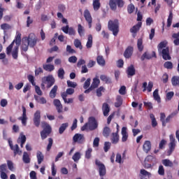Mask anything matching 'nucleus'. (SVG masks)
<instances>
[{"label": "nucleus", "instance_id": "1", "mask_svg": "<svg viewBox=\"0 0 179 179\" xmlns=\"http://www.w3.org/2000/svg\"><path fill=\"white\" fill-rule=\"evenodd\" d=\"M98 128V122L97 120L94 117H90L88 119V122L85 124L83 125L80 127V131H85L86 130H89L90 131H93L94 130L97 129Z\"/></svg>", "mask_w": 179, "mask_h": 179}, {"label": "nucleus", "instance_id": "2", "mask_svg": "<svg viewBox=\"0 0 179 179\" xmlns=\"http://www.w3.org/2000/svg\"><path fill=\"white\" fill-rule=\"evenodd\" d=\"M108 29L109 31H112L115 37H117L120 33V21L118 19L110 20L108 22Z\"/></svg>", "mask_w": 179, "mask_h": 179}, {"label": "nucleus", "instance_id": "3", "mask_svg": "<svg viewBox=\"0 0 179 179\" xmlns=\"http://www.w3.org/2000/svg\"><path fill=\"white\" fill-rule=\"evenodd\" d=\"M41 128L43 130L40 131V136H41L42 141H44L48 137H49L50 134H51L52 127L48 123L42 122Z\"/></svg>", "mask_w": 179, "mask_h": 179}, {"label": "nucleus", "instance_id": "4", "mask_svg": "<svg viewBox=\"0 0 179 179\" xmlns=\"http://www.w3.org/2000/svg\"><path fill=\"white\" fill-rule=\"evenodd\" d=\"M16 44L15 46L20 47V44L22 43V34L20 32L16 33V36L13 41L6 48V54L7 55H10L12 52V50L13 48V45Z\"/></svg>", "mask_w": 179, "mask_h": 179}, {"label": "nucleus", "instance_id": "5", "mask_svg": "<svg viewBox=\"0 0 179 179\" xmlns=\"http://www.w3.org/2000/svg\"><path fill=\"white\" fill-rule=\"evenodd\" d=\"M55 83V79L53 76L48 75V76H44L42 78L41 88L45 89V85H46V88H51L52 86Z\"/></svg>", "mask_w": 179, "mask_h": 179}, {"label": "nucleus", "instance_id": "6", "mask_svg": "<svg viewBox=\"0 0 179 179\" xmlns=\"http://www.w3.org/2000/svg\"><path fill=\"white\" fill-rule=\"evenodd\" d=\"M62 22V23L67 24L66 26L62 27V30L65 33V34H69V36H75L76 34L75 29L72 27H69V25H68V20H66V18L63 17Z\"/></svg>", "mask_w": 179, "mask_h": 179}, {"label": "nucleus", "instance_id": "7", "mask_svg": "<svg viewBox=\"0 0 179 179\" xmlns=\"http://www.w3.org/2000/svg\"><path fill=\"white\" fill-rule=\"evenodd\" d=\"M117 5L118 8H122L124 6V1L122 0H110L109 6L111 10H117Z\"/></svg>", "mask_w": 179, "mask_h": 179}, {"label": "nucleus", "instance_id": "8", "mask_svg": "<svg viewBox=\"0 0 179 179\" xmlns=\"http://www.w3.org/2000/svg\"><path fill=\"white\" fill-rule=\"evenodd\" d=\"M94 164H96V166L98 167L99 169V176L100 177H103L106 175V166L101 163V161L96 159L94 161Z\"/></svg>", "mask_w": 179, "mask_h": 179}, {"label": "nucleus", "instance_id": "9", "mask_svg": "<svg viewBox=\"0 0 179 179\" xmlns=\"http://www.w3.org/2000/svg\"><path fill=\"white\" fill-rule=\"evenodd\" d=\"M8 143H9L10 149L13 151L14 156L22 155V151L20 150L19 145L17 144L13 145V141H11L10 138L8 139Z\"/></svg>", "mask_w": 179, "mask_h": 179}, {"label": "nucleus", "instance_id": "10", "mask_svg": "<svg viewBox=\"0 0 179 179\" xmlns=\"http://www.w3.org/2000/svg\"><path fill=\"white\" fill-rule=\"evenodd\" d=\"M72 139L74 143H78L80 145L83 144L85 142V137H84V134H74Z\"/></svg>", "mask_w": 179, "mask_h": 179}, {"label": "nucleus", "instance_id": "11", "mask_svg": "<svg viewBox=\"0 0 179 179\" xmlns=\"http://www.w3.org/2000/svg\"><path fill=\"white\" fill-rule=\"evenodd\" d=\"M25 40L27 41L28 45L31 48H34L37 44V38L29 35L28 37H25Z\"/></svg>", "mask_w": 179, "mask_h": 179}, {"label": "nucleus", "instance_id": "12", "mask_svg": "<svg viewBox=\"0 0 179 179\" xmlns=\"http://www.w3.org/2000/svg\"><path fill=\"white\" fill-rule=\"evenodd\" d=\"M84 17L88 23L89 29H92V23H93V18L92 17V14H90V11L86 9L84 11Z\"/></svg>", "mask_w": 179, "mask_h": 179}, {"label": "nucleus", "instance_id": "13", "mask_svg": "<svg viewBox=\"0 0 179 179\" xmlns=\"http://www.w3.org/2000/svg\"><path fill=\"white\" fill-rule=\"evenodd\" d=\"M162 54V58L163 59H164L165 61L171 59V57L170 56V50L169 49V48H164L162 51H161Z\"/></svg>", "mask_w": 179, "mask_h": 179}, {"label": "nucleus", "instance_id": "14", "mask_svg": "<svg viewBox=\"0 0 179 179\" xmlns=\"http://www.w3.org/2000/svg\"><path fill=\"white\" fill-rule=\"evenodd\" d=\"M40 119H41L40 110H37L34 115V119H33L34 124L35 125L36 127H39Z\"/></svg>", "mask_w": 179, "mask_h": 179}, {"label": "nucleus", "instance_id": "15", "mask_svg": "<svg viewBox=\"0 0 179 179\" xmlns=\"http://www.w3.org/2000/svg\"><path fill=\"white\" fill-rule=\"evenodd\" d=\"M132 54H134V47L128 46L124 52V58L129 59L132 57Z\"/></svg>", "mask_w": 179, "mask_h": 179}, {"label": "nucleus", "instance_id": "16", "mask_svg": "<svg viewBox=\"0 0 179 179\" xmlns=\"http://www.w3.org/2000/svg\"><path fill=\"white\" fill-rule=\"evenodd\" d=\"M53 104L56 107L58 113H63V105L61 103V101L58 99H54Z\"/></svg>", "mask_w": 179, "mask_h": 179}, {"label": "nucleus", "instance_id": "17", "mask_svg": "<svg viewBox=\"0 0 179 179\" xmlns=\"http://www.w3.org/2000/svg\"><path fill=\"white\" fill-rule=\"evenodd\" d=\"M153 87H154V84L152 83V82L148 83H148L146 82L143 83V88H144V90H143V92H145L146 90L148 92H151Z\"/></svg>", "mask_w": 179, "mask_h": 179}, {"label": "nucleus", "instance_id": "18", "mask_svg": "<svg viewBox=\"0 0 179 179\" xmlns=\"http://www.w3.org/2000/svg\"><path fill=\"white\" fill-rule=\"evenodd\" d=\"M152 58H156V52L153 51L152 52V55H150V54H149V53L145 52L141 56V60L142 61H143L145 59H152Z\"/></svg>", "mask_w": 179, "mask_h": 179}, {"label": "nucleus", "instance_id": "19", "mask_svg": "<svg viewBox=\"0 0 179 179\" xmlns=\"http://www.w3.org/2000/svg\"><path fill=\"white\" fill-rule=\"evenodd\" d=\"M177 112H174L170 115L166 117V119H163V120H161V122H162V126L166 127V124L170 122L171 119H172L173 117L176 116Z\"/></svg>", "mask_w": 179, "mask_h": 179}, {"label": "nucleus", "instance_id": "20", "mask_svg": "<svg viewBox=\"0 0 179 179\" xmlns=\"http://www.w3.org/2000/svg\"><path fill=\"white\" fill-rule=\"evenodd\" d=\"M120 141V136L118 135V131L116 133H112V137L110 138V141L113 144L116 145Z\"/></svg>", "mask_w": 179, "mask_h": 179}, {"label": "nucleus", "instance_id": "21", "mask_svg": "<svg viewBox=\"0 0 179 179\" xmlns=\"http://www.w3.org/2000/svg\"><path fill=\"white\" fill-rule=\"evenodd\" d=\"M141 27H142V22H138L136 25L133 26V27L130 29V32L136 34V33L139 31Z\"/></svg>", "mask_w": 179, "mask_h": 179}, {"label": "nucleus", "instance_id": "22", "mask_svg": "<svg viewBox=\"0 0 179 179\" xmlns=\"http://www.w3.org/2000/svg\"><path fill=\"white\" fill-rule=\"evenodd\" d=\"M100 80L101 81L103 82L106 85H110L112 83L111 78L107 76L106 75H101Z\"/></svg>", "mask_w": 179, "mask_h": 179}, {"label": "nucleus", "instance_id": "23", "mask_svg": "<svg viewBox=\"0 0 179 179\" xmlns=\"http://www.w3.org/2000/svg\"><path fill=\"white\" fill-rule=\"evenodd\" d=\"M150 149H152V144L150 143V141H145L144 145H143V150H144L145 152L148 153Z\"/></svg>", "mask_w": 179, "mask_h": 179}, {"label": "nucleus", "instance_id": "24", "mask_svg": "<svg viewBox=\"0 0 179 179\" xmlns=\"http://www.w3.org/2000/svg\"><path fill=\"white\" fill-rule=\"evenodd\" d=\"M102 111L103 112L104 117H107L108 115V113H110V106L107 103H103L102 105Z\"/></svg>", "mask_w": 179, "mask_h": 179}, {"label": "nucleus", "instance_id": "25", "mask_svg": "<svg viewBox=\"0 0 179 179\" xmlns=\"http://www.w3.org/2000/svg\"><path fill=\"white\" fill-rule=\"evenodd\" d=\"M22 108L23 110V114H22L21 117H19V120H21L22 121V124L24 126H26V122H27V117H26V108L24 106L22 107Z\"/></svg>", "mask_w": 179, "mask_h": 179}, {"label": "nucleus", "instance_id": "26", "mask_svg": "<svg viewBox=\"0 0 179 179\" xmlns=\"http://www.w3.org/2000/svg\"><path fill=\"white\" fill-rule=\"evenodd\" d=\"M96 62L98 65L100 66H106V59L101 55H99L96 57Z\"/></svg>", "mask_w": 179, "mask_h": 179}, {"label": "nucleus", "instance_id": "27", "mask_svg": "<svg viewBox=\"0 0 179 179\" xmlns=\"http://www.w3.org/2000/svg\"><path fill=\"white\" fill-rule=\"evenodd\" d=\"M122 142H126L128 139V133L127 132V127H124L122 129Z\"/></svg>", "mask_w": 179, "mask_h": 179}, {"label": "nucleus", "instance_id": "28", "mask_svg": "<svg viewBox=\"0 0 179 179\" xmlns=\"http://www.w3.org/2000/svg\"><path fill=\"white\" fill-rule=\"evenodd\" d=\"M92 6L94 8V10L97 12L99 9L101 7V3H100V0H93Z\"/></svg>", "mask_w": 179, "mask_h": 179}, {"label": "nucleus", "instance_id": "29", "mask_svg": "<svg viewBox=\"0 0 179 179\" xmlns=\"http://www.w3.org/2000/svg\"><path fill=\"white\" fill-rule=\"evenodd\" d=\"M152 96L154 97L155 101H156L158 103L162 102V99L159 95L158 89L155 90L154 92L152 93Z\"/></svg>", "mask_w": 179, "mask_h": 179}, {"label": "nucleus", "instance_id": "30", "mask_svg": "<svg viewBox=\"0 0 179 179\" xmlns=\"http://www.w3.org/2000/svg\"><path fill=\"white\" fill-rule=\"evenodd\" d=\"M57 90H58L57 85H54L53 88H52V90H50V99H55L56 97Z\"/></svg>", "mask_w": 179, "mask_h": 179}, {"label": "nucleus", "instance_id": "31", "mask_svg": "<svg viewBox=\"0 0 179 179\" xmlns=\"http://www.w3.org/2000/svg\"><path fill=\"white\" fill-rule=\"evenodd\" d=\"M11 54L13 59H17L19 55V46H15L13 51L11 50Z\"/></svg>", "mask_w": 179, "mask_h": 179}, {"label": "nucleus", "instance_id": "32", "mask_svg": "<svg viewBox=\"0 0 179 179\" xmlns=\"http://www.w3.org/2000/svg\"><path fill=\"white\" fill-rule=\"evenodd\" d=\"M29 43L27 42L26 38H22V46H21L22 51L26 52V51H27V50H29Z\"/></svg>", "mask_w": 179, "mask_h": 179}, {"label": "nucleus", "instance_id": "33", "mask_svg": "<svg viewBox=\"0 0 179 179\" xmlns=\"http://www.w3.org/2000/svg\"><path fill=\"white\" fill-rule=\"evenodd\" d=\"M45 159V156L43 155V152L41 151L37 152V161L38 164H41L43 160Z\"/></svg>", "mask_w": 179, "mask_h": 179}, {"label": "nucleus", "instance_id": "34", "mask_svg": "<svg viewBox=\"0 0 179 179\" xmlns=\"http://www.w3.org/2000/svg\"><path fill=\"white\" fill-rule=\"evenodd\" d=\"M128 78H131L136 75V69L135 68H128L126 71Z\"/></svg>", "mask_w": 179, "mask_h": 179}, {"label": "nucleus", "instance_id": "35", "mask_svg": "<svg viewBox=\"0 0 179 179\" xmlns=\"http://www.w3.org/2000/svg\"><path fill=\"white\" fill-rule=\"evenodd\" d=\"M122 106V97L118 95L116 97V102H115V107H116V108H118Z\"/></svg>", "mask_w": 179, "mask_h": 179}, {"label": "nucleus", "instance_id": "36", "mask_svg": "<svg viewBox=\"0 0 179 179\" xmlns=\"http://www.w3.org/2000/svg\"><path fill=\"white\" fill-rule=\"evenodd\" d=\"M93 45V36L92 34H90L87 38V42L86 43L87 48H92Z\"/></svg>", "mask_w": 179, "mask_h": 179}, {"label": "nucleus", "instance_id": "37", "mask_svg": "<svg viewBox=\"0 0 179 179\" xmlns=\"http://www.w3.org/2000/svg\"><path fill=\"white\" fill-rule=\"evenodd\" d=\"M72 159L76 163L79 162V160L81 159V153L79 152L74 153L73 156H72Z\"/></svg>", "mask_w": 179, "mask_h": 179}, {"label": "nucleus", "instance_id": "38", "mask_svg": "<svg viewBox=\"0 0 179 179\" xmlns=\"http://www.w3.org/2000/svg\"><path fill=\"white\" fill-rule=\"evenodd\" d=\"M110 134H111V129L108 127H105L103 128V131H102V135H103L104 137L108 138L110 136Z\"/></svg>", "mask_w": 179, "mask_h": 179}, {"label": "nucleus", "instance_id": "39", "mask_svg": "<svg viewBox=\"0 0 179 179\" xmlns=\"http://www.w3.org/2000/svg\"><path fill=\"white\" fill-rule=\"evenodd\" d=\"M100 85V80L97 78H94L90 87L97 88Z\"/></svg>", "mask_w": 179, "mask_h": 179}, {"label": "nucleus", "instance_id": "40", "mask_svg": "<svg viewBox=\"0 0 179 179\" xmlns=\"http://www.w3.org/2000/svg\"><path fill=\"white\" fill-rule=\"evenodd\" d=\"M137 47L138 51L140 52H142L143 51V40L142 38H138L137 41Z\"/></svg>", "mask_w": 179, "mask_h": 179}, {"label": "nucleus", "instance_id": "41", "mask_svg": "<svg viewBox=\"0 0 179 179\" xmlns=\"http://www.w3.org/2000/svg\"><path fill=\"white\" fill-rule=\"evenodd\" d=\"M23 162L25 164L31 163V158H29V154L26 152L23 153Z\"/></svg>", "mask_w": 179, "mask_h": 179}, {"label": "nucleus", "instance_id": "42", "mask_svg": "<svg viewBox=\"0 0 179 179\" xmlns=\"http://www.w3.org/2000/svg\"><path fill=\"white\" fill-rule=\"evenodd\" d=\"M167 46V42L166 41H162L161 43H159L157 45L158 51L159 52H162V50H163V48H166Z\"/></svg>", "mask_w": 179, "mask_h": 179}, {"label": "nucleus", "instance_id": "43", "mask_svg": "<svg viewBox=\"0 0 179 179\" xmlns=\"http://www.w3.org/2000/svg\"><path fill=\"white\" fill-rule=\"evenodd\" d=\"M172 85L174 87L178 86L179 87V76H173L172 77Z\"/></svg>", "mask_w": 179, "mask_h": 179}, {"label": "nucleus", "instance_id": "44", "mask_svg": "<svg viewBox=\"0 0 179 179\" xmlns=\"http://www.w3.org/2000/svg\"><path fill=\"white\" fill-rule=\"evenodd\" d=\"M162 164L165 167H172L173 162L170 161V159H162Z\"/></svg>", "mask_w": 179, "mask_h": 179}, {"label": "nucleus", "instance_id": "45", "mask_svg": "<svg viewBox=\"0 0 179 179\" xmlns=\"http://www.w3.org/2000/svg\"><path fill=\"white\" fill-rule=\"evenodd\" d=\"M73 44L76 47V48H79L80 50L83 49V46L82 45V42L79 41V39H75Z\"/></svg>", "mask_w": 179, "mask_h": 179}, {"label": "nucleus", "instance_id": "46", "mask_svg": "<svg viewBox=\"0 0 179 179\" xmlns=\"http://www.w3.org/2000/svg\"><path fill=\"white\" fill-rule=\"evenodd\" d=\"M169 154H171L174 150H176V142H170V144L169 145Z\"/></svg>", "mask_w": 179, "mask_h": 179}, {"label": "nucleus", "instance_id": "47", "mask_svg": "<svg viewBox=\"0 0 179 179\" xmlns=\"http://www.w3.org/2000/svg\"><path fill=\"white\" fill-rule=\"evenodd\" d=\"M67 128H68V123L62 124V126H60L59 129V134H63L64 131H65V130L67 129Z\"/></svg>", "mask_w": 179, "mask_h": 179}, {"label": "nucleus", "instance_id": "48", "mask_svg": "<svg viewBox=\"0 0 179 179\" xmlns=\"http://www.w3.org/2000/svg\"><path fill=\"white\" fill-rule=\"evenodd\" d=\"M78 33L80 37L85 34V28L80 24L78 25Z\"/></svg>", "mask_w": 179, "mask_h": 179}, {"label": "nucleus", "instance_id": "49", "mask_svg": "<svg viewBox=\"0 0 179 179\" xmlns=\"http://www.w3.org/2000/svg\"><path fill=\"white\" fill-rule=\"evenodd\" d=\"M75 93V90L72 89V88H68L66 90V92H62V96H64V95H65L66 96H68V94L71 95Z\"/></svg>", "mask_w": 179, "mask_h": 179}, {"label": "nucleus", "instance_id": "50", "mask_svg": "<svg viewBox=\"0 0 179 179\" xmlns=\"http://www.w3.org/2000/svg\"><path fill=\"white\" fill-rule=\"evenodd\" d=\"M93 152L92 148H88L85 152V159H90L92 158V152Z\"/></svg>", "mask_w": 179, "mask_h": 179}, {"label": "nucleus", "instance_id": "51", "mask_svg": "<svg viewBox=\"0 0 179 179\" xmlns=\"http://www.w3.org/2000/svg\"><path fill=\"white\" fill-rule=\"evenodd\" d=\"M35 100L40 103V104H45L47 103V100H45V97H40L35 95Z\"/></svg>", "mask_w": 179, "mask_h": 179}, {"label": "nucleus", "instance_id": "52", "mask_svg": "<svg viewBox=\"0 0 179 179\" xmlns=\"http://www.w3.org/2000/svg\"><path fill=\"white\" fill-rule=\"evenodd\" d=\"M104 91H106V89L102 86H101L99 88H97L96 89V96L101 97V96H102L101 92H104Z\"/></svg>", "mask_w": 179, "mask_h": 179}, {"label": "nucleus", "instance_id": "53", "mask_svg": "<svg viewBox=\"0 0 179 179\" xmlns=\"http://www.w3.org/2000/svg\"><path fill=\"white\" fill-rule=\"evenodd\" d=\"M62 100H64V103H67V104H70V103H73V98H70L67 99V96H66V95H64V96H62Z\"/></svg>", "mask_w": 179, "mask_h": 179}, {"label": "nucleus", "instance_id": "54", "mask_svg": "<svg viewBox=\"0 0 179 179\" xmlns=\"http://www.w3.org/2000/svg\"><path fill=\"white\" fill-rule=\"evenodd\" d=\"M66 52L69 54H76V50L72 48V46L68 45L66 48Z\"/></svg>", "mask_w": 179, "mask_h": 179}, {"label": "nucleus", "instance_id": "55", "mask_svg": "<svg viewBox=\"0 0 179 179\" xmlns=\"http://www.w3.org/2000/svg\"><path fill=\"white\" fill-rule=\"evenodd\" d=\"M53 145V139L50 138H48V144L46 146V151L50 152L51 150L52 145Z\"/></svg>", "mask_w": 179, "mask_h": 179}, {"label": "nucleus", "instance_id": "56", "mask_svg": "<svg viewBox=\"0 0 179 179\" xmlns=\"http://www.w3.org/2000/svg\"><path fill=\"white\" fill-rule=\"evenodd\" d=\"M57 75H58V78L63 80L64 76L65 75V71H64L63 69H59V70H58Z\"/></svg>", "mask_w": 179, "mask_h": 179}, {"label": "nucleus", "instance_id": "57", "mask_svg": "<svg viewBox=\"0 0 179 179\" xmlns=\"http://www.w3.org/2000/svg\"><path fill=\"white\" fill-rule=\"evenodd\" d=\"M110 148H111V143L110 142L104 143V147H103L104 152H108V151L110 150Z\"/></svg>", "mask_w": 179, "mask_h": 179}, {"label": "nucleus", "instance_id": "58", "mask_svg": "<svg viewBox=\"0 0 179 179\" xmlns=\"http://www.w3.org/2000/svg\"><path fill=\"white\" fill-rule=\"evenodd\" d=\"M1 29L2 30H10V29H12V27L9 25V24L4 23L1 25Z\"/></svg>", "mask_w": 179, "mask_h": 179}, {"label": "nucleus", "instance_id": "59", "mask_svg": "<svg viewBox=\"0 0 179 179\" xmlns=\"http://www.w3.org/2000/svg\"><path fill=\"white\" fill-rule=\"evenodd\" d=\"M134 10H135V6L134 4H129L127 7L128 13H134Z\"/></svg>", "mask_w": 179, "mask_h": 179}, {"label": "nucleus", "instance_id": "60", "mask_svg": "<svg viewBox=\"0 0 179 179\" xmlns=\"http://www.w3.org/2000/svg\"><path fill=\"white\" fill-rule=\"evenodd\" d=\"M6 166H8V169L10 170V171H13L14 167L12 161L8 160Z\"/></svg>", "mask_w": 179, "mask_h": 179}, {"label": "nucleus", "instance_id": "61", "mask_svg": "<svg viewBox=\"0 0 179 179\" xmlns=\"http://www.w3.org/2000/svg\"><path fill=\"white\" fill-rule=\"evenodd\" d=\"M158 174L160 175L161 176H164V166H162V165L159 166Z\"/></svg>", "mask_w": 179, "mask_h": 179}, {"label": "nucleus", "instance_id": "62", "mask_svg": "<svg viewBox=\"0 0 179 179\" xmlns=\"http://www.w3.org/2000/svg\"><path fill=\"white\" fill-rule=\"evenodd\" d=\"M90 78H87V80H86L85 83H84V85L83 86V88H84L85 90H87V88H90Z\"/></svg>", "mask_w": 179, "mask_h": 179}, {"label": "nucleus", "instance_id": "63", "mask_svg": "<svg viewBox=\"0 0 179 179\" xmlns=\"http://www.w3.org/2000/svg\"><path fill=\"white\" fill-rule=\"evenodd\" d=\"M118 92H120V94H122V96L125 95L127 94L125 85H122V87H120Z\"/></svg>", "mask_w": 179, "mask_h": 179}, {"label": "nucleus", "instance_id": "64", "mask_svg": "<svg viewBox=\"0 0 179 179\" xmlns=\"http://www.w3.org/2000/svg\"><path fill=\"white\" fill-rule=\"evenodd\" d=\"M67 86L69 87H71V88H76V86H77V84L75 82H71L70 80H68L67 81Z\"/></svg>", "mask_w": 179, "mask_h": 179}]
</instances>
